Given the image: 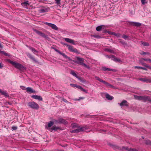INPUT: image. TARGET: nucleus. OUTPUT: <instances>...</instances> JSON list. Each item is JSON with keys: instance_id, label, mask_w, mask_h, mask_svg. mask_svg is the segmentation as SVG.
<instances>
[{"instance_id": "1", "label": "nucleus", "mask_w": 151, "mask_h": 151, "mask_svg": "<svg viewBox=\"0 0 151 151\" xmlns=\"http://www.w3.org/2000/svg\"><path fill=\"white\" fill-rule=\"evenodd\" d=\"M7 61L12 65L14 66L15 68L20 70H23L25 69V68L21 64L17 63L15 62H13L10 60H8Z\"/></svg>"}, {"instance_id": "2", "label": "nucleus", "mask_w": 151, "mask_h": 151, "mask_svg": "<svg viewBox=\"0 0 151 151\" xmlns=\"http://www.w3.org/2000/svg\"><path fill=\"white\" fill-rule=\"evenodd\" d=\"M85 131L88 132L87 128L85 127H78V128L71 131L72 133H78L81 131Z\"/></svg>"}, {"instance_id": "3", "label": "nucleus", "mask_w": 151, "mask_h": 151, "mask_svg": "<svg viewBox=\"0 0 151 151\" xmlns=\"http://www.w3.org/2000/svg\"><path fill=\"white\" fill-rule=\"evenodd\" d=\"M28 105L29 106L33 109H37L39 108L38 105L34 101L29 102Z\"/></svg>"}, {"instance_id": "4", "label": "nucleus", "mask_w": 151, "mask_h": 151, "mask_svg": "<svg viewBox=\"0 0 151 151\" xmlns=\"http://www.w3.org/2000/svg\"><path fill=\"white\" fill-rule=\"evenodd\" d=\"M137 97L138 99L139 100L151 101V98L147 96H139Z\"/></svg>"}, {"instance_id": "5", "label": "nucleus", "mask_w": 151, "mask_h": 151, "mask_svg": "<svg viewBox=\"0 0 151 151\" xmlns=\"http://www.w3.org/2000/svg\"><path fill=\"white\" fill-rule=\"evenodd\" d=\"M45 24L51 27L52 29L55 30H58V27L56 26V25L53 24H52L48 22H46Z\"/></svg>"}, {"instance_id": "6", "label": "nucleus", "mask_w": 151, "mask_h": 151, "mask_svg": "<svg viewBox=\"0 0 151 151\" xmlns=\"http://www.w3.org/2000/svg\"><path fill=\"white\" fill-rule=\"evenodd\" d=\"M70 85L73 87H76L77 88H78L80 89H81V91H83L85 92L86 93H87V92L86 90L84 89L81 86H78L76 84H70Z\"/></svg>"}, {"instance_id": "7", "label": "nucleus", "mask_w": 151, "mask_h": 151, "mask_svg": "<svg viewBox=\"0 0 151 151\" xmlns=\"http://www.w3.org/2000/svg\"><path fill=\"white\" fill-rule=\"evenodd\" d=\"M138 80L142 82H146L147 83H151V78H139Z\"/></svg>"}, {"instance_id": "8", "label": "nucleus", "mask_w": 151, "mask_h": 151, "mask_svg": "<svg viewBox=\"0 0 151 151\" xmlns=\"http://www.w3.org/2000/svg\"><path fill=\"white\" fill-rule=\"evenodd\" d=\"M76 59L77 60L76 63L80 65H82L84 62V59L82 58L77 57Z\"/></svg>"}, {"instance_id": "9", "label": "nucleus", "mask_w": 151, "mask_h": 151, "mask_svg": "<svg viewBox=\"0 0 151 151\" xmlns=\"http://www.w3.org/2000/svg\"><path fill=\"white\" fill-rule=\"evenodd\" d=\"M57 123H63L65 124H67V122L65 119L62 118L59 119L57 121H56Z\"/></svg>"}, {"instance_id": "10", "label": "nucleus", "mask_w": 151, "mask_h": 151, "mask_svg": "<svg viewBox=\"0 0 151 151\" xmlns=\"http://www.w3.org/2000/svg\"><path fill=\"white\" fill-rule=\"evenodd\" d=\"M67 45L68 47V49L70 51L75 52H78L76 48H73V47Z\"/></svg>"}, {"instance_id": "11", "label": "nucleus", "mask_w": 151, "mask_h": 151, "mask_svg": "<svg viewBox=\"0 0 151 151\" xmlns=\"http://www.w3.org/2000/svg\"><path fill=\"white\" fill-rule=\"evenodd\" d=\"M32 98L33 99H37L39 101H42V97L40 96H38L37 95H32L31 96Z\"/></svg>"}, {"instance_id": "12", "label": "nucleus", "mask_w": 151, "mask_h": 151, "mask_svg": "<svg viewBox=\"0 0 151 151\" xmlns=\"http://www.w3.org/2000/svg\"><path fill=\"white\" fill-rule=\"evenodd\" d=\"M64 40L66 42H68L72 44L73 45L75 44L74 41L71 39L68 38H65Z\"/></svg>"}, {"instance_id": "13", "label": "nucleus", "mask_w": 151, "mask_h": 151, "mask_svg": "<svg viewBox=\"0 0 151 151\" xmlns=\"http://www.w3.org/2000/svg\"><path fill=\"white\" fill-rule=\"evenodd\" d=\"M102 83L107 86H108L109 87L111 88H114V86L110 84L108 82H106L105 81H103Z\"/></svg>"}, {"instance_id": "14", "label": "nucleus", "mask_w": 151, "mask_h": 151, "mask_svg": "<svg viewBox=\"0 0 151 151\" xmlns=\"http://www.w3.org/2000/svg\"><path fill=\"white\" fill-rule=\"evenodd\" d=\"M102 83L107 86H108L109 87L111 88H114V86L110 84L108 82H106L105 81H103Z\"/></svg>"}, {"instance_id": "15", "label": "nucleus", "mask_w": 151, "mask_h": 151, "mask_svg": "<svg viewBox=\"0 0 151 151\" xmlns=\"http://www.w3.org/2000/svg\"><path fill=\"white\" fill-rule=\"evenodd\" d=\"M22 5L25 8H26L27 6L29 5V3L28 1H26L24 2L21 3Z\"/></svg>"}, {"instance_id": "16", "label": "nucleus", "mask_w": 151, "mask_h": 151, "mask_svg": "<svg viewBox=\"0 0 151 151\" xmlns=\"http://www.w3.org/2000/svg\"><path fill=\"white\" fill-rule=\"evenodd\" d=\"M120 105L121 106H128V105L127 101L126 100L123 101L120 104Z\"/></svg>"}, {"instance_id": "17", "label": "nucleus", "mask_w": 151, "mask_h": 151, "mask_svg": "<svg viewBox=\"0 0 151 151\" xmlns=\"http://www.w3.org/2000/svg\"><path fill=\"white\" fill-rule=\"evenodd\" d=\"M34 30L35 31L37 34L40 35L41 36H42L43 37H46V36L45 35L40 31H39L38 30H36V29H34Z\"/></svg>"}, {"instance_id": "18", "label": "nucleus", "mask_w": 151, "mask_h": 151, "mask_svg": "<svg viewBox=\"0 0 151 151\" xmlns=\"http://www.w3.org/2000/svg\"><path fill=\"white\" fill-rule=\"evenodd\" d=\"M50 8H47L43 9L40 10L39 11L41 13H42L45 12H48L50 10Z\"/></svg>"}, {"instance_id": "19", "label": "nucleus", "mask_w": 151, "mask_h": 151, "mask_svg": "<svg viewBox=\"0 0 151 151\" xmlns=\"http://www.w3.org/2000/svg\"><path fill=\"white\" fill-rule=\"evenodd\" d=\"M27 91V92H30L31 93H35V91L33 90L31 88L27 87L26 88Z\"/></svg>"}, {"instance_id": "20", "label": "nucleus", "mask_w": 151, "mask_h": 151, "mask_svg": "<svg viewBox=\"0 0 151 151\" xmlns=\"http://www.w3.org/2000/svg\"><path fill=\"white\" fill-rule=\"evenodd\" d=\"M0 93L5 97L9 96V95L5 91H2L1 89H0Z\"/></svg>"}, {"instance_id": "21", "label": "nucleus", "mask_w": 151, "mask_h": 151, "mask_svg": "<svg viewBox=\"0 0 151 151\" xmlns=\"http://www.w3.org/2000/svg\"><path fill=\"white\" fill-rule=\"evenodd\" d=\"M70 73L73 76L76 77V78H77L78 79H80V78L79 77L77 76L75 72H74V71H73V70L71 71Z\"/></svg>"}, {"instance_id": "22", "label": "nucleus", "mask_w": 151, "mask_h": 151, "mask_svg": "<svg viewBox=\"0 0 151 151\" xmlns=\"http://www.w3.org/2000/svg\"><path fill=\"white\" fill-rule=\"evenodd\" d=\"M132 24L133 25H134L137 27L140 26L141 25V23L137 22H133Z\"/></svg>"}, {"instance_id": "23", "label": "nucleus", "mask_w": 151, "mask_h": 151, "mask_svg": "<svg viewBox=\"0 0 151 151\" xmlns=\"http://www.w3.org/2000/svg\"><path fill=\"white\" fill-rule=\"evenodd\" d=\"M106 98L109 100H111L113 99V97L108 94L106 95Z\"/></svg>"}, {"instance_id": "24", "label": "nucleus", "mask_w": 151, "mask_h": 151, "mask_svg": "<svg viewBox=\"0 0 151 151\" xmlns=\"http://www.w3.org/2000/svg\"><path fill=\"white\" fill-rule=\"evenodd\" d=\"M104 26L103 25L97 27L96 28V30L98 31H99L103 28Z\"/></svg>"}, {"instance_id": "25", "label": "nucleus", "mask_w": 151, "mask_h": 151, "mask_svg": "<svg viewBox=\"0 0 151 151\" xmlns=\"http://www.w3.org/2000/svg\"><path fill=\"white\" fill-rule=\"evenodd\" d=\"M109 34H110L115 35L118 37H119L120 36V34H116L114 32H109Z\"/></svg>"}, {"instance_id": "26", "label": "nucleus", "mask_w": 151, "mask_h": 151, "mask_svg": "<svg viewBox=\"0 0 151 151\" xmlns=\"http://www.w3.org/2000/svg\"><path fill=\"white\" fill-rule=\"evenodd\" d=\"M53 124V122H50L48 124V127H46L47 129H48V128L51 127Z\"/></svg>"}, {"instance_id": "27", "label": "nucleus", "mask_w": 151, "mask_h": 151, "mask_svg": "<svg viewBox=\"0 0 151 151\" xmlns=\"http://www.w3.org/2000/svg\"><path fill=\"white\" fill-rule=\"evenodd\" d=\"M59 54H60L61 55H62L65 58H68V59H70V58L68 57L66 55H65L64 53H62L61 52H59Z\"/></svg>"}, {"instance_id": "28", "label": "nucleus", "mask_w": 151, "mask_h": 151, "mask_svg": "<svg viewBox=\"0 0 151 151\" xmlns=\"http://www.w3.org/2000/svg\"><path fill=\"white\" fill-rule=\"evenodd\" d=\"M29 49L30 50L32 51L34 53L37 52V51L34 48L32 47H29Z\"/></svg>"}, {"instance_id": "29", "label": "nucleus", "mask_w": 151, "mask_h": 151, "mask_svg": "<svg viewBox=\"0 0 151 151\" xmlns=\"http://www.w3.org/2000/svg\"><path fill=\"white\" fill-rule=\"evenodd\" d=\"M134 68H135L141 69L146 70H147V69L145 68L139 66H135L134 67Z\"/></svg>"}, {"instance_id": "30", "label": "nucleus", "mask_w": 151, "mask_h": 151, "mask_svg": "<svg viewBox=\"0 0 151 151\" xmlns=\"http://www.w3.org/2000/svg\"><path fill=\"white\" fill-rule=\"evenodd\" d=\"M28 56L30 58L32 59L34 61H35V59L29 53H28L27 54Z\"/></svg>"}, {"instance_id": "31", "label": "nucleus", "mask_w": 151, "mask_h": 151, "mask_svg": "<svg viewBox=\"0 0 151 151\" xmlns=\"http://www.w3.org/2000/svg\"><path fill=\"white\" fill-rule=\"evenodd\" d=\"M141 43L142 45L144 46H148L149 45V44L147 42H141Z\"/></svg>"}, {"instance_id": "32", "label": "nucleus", "mask_w": 151, "mask_h": 151, "mask_svg": "<svg viewBox=\"0 0 151 151\" xmlns=\"http://www.w3.org/2000/svg\"><path fill=\"white\" fill-rule=\"evenodd\" d=\"M95 79L101 82L102 83L103 81V80H102L101 79H100V78H99V77H97L96 76H95Z\"/></svg>"}, {"instance_id": "33", "label": "nucleus", "mask_w": 151, "mask_h": 151, "mask_svg": "<svg viewBox=\"0 0 151 151\" xmlns=\"http://www.w3.org/2000/svg\"><path fill=\"white\" fill-rule=\"evenodd\" d=\"M126 149L127 150L130 151H138L137 149H129L128 148H126Z\"/></svg>"}, {"instance_id": "34", "label": "nucleus", "mask_w": 151, "mask_h": 151, "mask_svg": "<svg viewBox=\"0 0 151 151\" xmlns=\"http://www.w3.org/2000/svg\"><path fill=\"white\" fill-rule=\"evenodd\" d=\"M141 60H144L145 61H148L151 63V60L150 59L142 58Z\"/></svg>"}, {"instance_id": "35", "label": "nucleus", "mask_w": 151, "mask_h": 151, "mask_svg": "<svg viewBox=\"0 0 151 151\" xmlns=\"http://www.w3.org/2000/svg\"><path fill=\"white\" fill-rule=\"evenodd\" d=\"M82 65H83L84 67H85L88 69H90V68L89 67V66H88V65H87L86 64L84 63Z\"/></svg>"}, {"instance_id": "36", "label": "nucleus", "mask_w": 151, "mask_h": 151, "mask_svg": "<svg viewBox=\"0 0 151 151\" xmlns=\"http://www.w3.org/2000/svg\"><path fill=\"white\" fill-rule=\"evenodd\" d=\"M141 1L142 4L143 5H144L147 3V1L146 0H141Z\"/></svg>"}, {"instance_id": "37", "label": "nucleus", "mask_w": 151, "mask_h": 151, "mask_svg": "<svg viewBox=\"0 0 151 151\" xmlns=\"http://www.w3.org/2000/svg\"><path fill=\"white\" fill-rule=\"evenodd\" d=\"M52 130H56L59 129V127L54 126L52 127Z\"/></svg>"}, {"instance_id": "38", "label": "nucleus", "mask_w": 151, "mask_h": 151, "mask_svg": "<svg viewBox=\"0 0 151 151\" xmlns=\"http://www.w3.org/2000/svg\"><path fill=\"white\" fill-rule=\"evenodd\" d=\"M140 54L142 55L145 54L149 55V53L147 52H142L140 53Z\"/></svg>"}, {"instance_id": "39", "label": "nucleus", "mask_w": 151, "mask_h": 151, "mask_svg": "<svg viewBox=\"0 0 151 151\" xmlns=\"http://www.w3.org/2000/svg\"><path fill=\"white\" fill-rule=\"evenodd\" d=\"M12 129L13 130H16L17 129V127L16 126H13L12 127Z\"/></svg>"}, {"instance_id": "40", "label": "nucleus", "mask_w": 151, "mask_h": 151, "mask_svg": "<svg viewBox=\"0 0 151 151\" xmlns=\"http://www.w3.org/2000/svg\"><path fill=\"white\" fill-rule=\"evenodd\" d=\"M56 1V3L57 4H60V0H55Z\"/></svg>"}, {"instance_id": "41", "label": "nucleus", "mask_w": 151, "mask_h": 151, "mask_svg": "<svg viewBox=\"0 0 151 151\" xmlns=\"http://www.w3.org/2000/svg\"><path fill=\"white\" fill-rule=\"evenodd\" d=\"M122 38H124L125 39H127L128 38V36L126 35H124L122 36Z\"/></svg>"}, {"instance_id": "42", "label": "nucleus", "mask_w": 151, "mask_h": 151, "mask_svg": "<svg viewBox=\"0 0 151 151\" xmlns=\"http://www.w3.org/2000/svg\"><path fill=\"white\" fill-rule=\"evenodd\" d=\"M84 97H80L79 98V99H75V100H77V101H79L81 99H84Z\"/></svg>"}, {"instance_id": "43", "label": "nucleus", "mask_w": 151, "mask_h": 151, "mask_svg": "<svg viewBox=\"0 0 151 151\" xmlns=\"http://www.w3.org/2000/svg\"><path fill=\"white\" fill-rule=\"evenodd\" d=\"M106 50L107 51L111 53H112L113 52V51L110 49H107Z\"/></svg>"}, {"instance_id": "44", "label": "nucleus", "mask_w": 151, "mask_h": 151, "mask_svg": "<svg viewBox=\"0 0 151 151\" xmlns=\"http://www.w3.org/2000/svg\"><path fill=\"white\" fill-rule=\"evenodd\" d=\"M102 69L104 71H106L108 70V68H106L105 67H104L102 68Z\"/></svg>"}, {"instance_id": "45", "label": "nucleus", "mask_w": 151, "mask_h": 151, "mask_svg": "<svg viewBox=\"0 0 151 151\" xmlns=\"http://www.w3.org/2000/svg\"><path fill=\"white\" fill-rule=\"evenodd\" d=\"M146 143L147 144L151 145V142L149 140H148L146 142Z\"/></svg>"}, {"instance_id": "46", "label": "nucleus", "mask_w": 151, "mask_h": 151, "mask_svg": "<svg viewBox=\"0 0 151 151\" xmlns=\"http://www.w3.org/2000/svg\"><path fill=\"white\" fill-rule=\"evenodd\" d=\"M3 54L5 55L6 56H9V54L6 53L5 52H4V53H3Z\"/></svg>"}, {"instance_id": "47", "label": "nucleus", "mask_w": 151, "mask_h": 151, "mask_svg": "<svg viewBox=\"0 0 151 151\" xmlns=\"http://www.w3.org/2000/svg\"><path fill=\"white\" fill-rule=\"evenodd\" d=\"M144 66H145L146 67H147V68H149L151 69V67L150 66H149V65H144Z\"/></svg>"}, {"instance_id": "48", "label": "nucleus", "mask_w": 151, "mask_h": 151, "mask_svg": "<svg viewBox=\"0 0 151 151\" xmlns=\"http://www.w3.org/2000/svg\"><path fill=\"white\" fill-rule=\"evenodd\" d=\"M114 70L113 69L108 68L107 70H108L109 71H113Z\"/></svg>"}, {"instance_id": "49", "label": "nucleus", "mask_w": 151, "mask_h": 151, "mask_svg": "<svg viewBox=\"0 0 151 151\" xmlns=\"http://www.w3.org/2000/svg\"><path fill=\"white\" fill-rule=\"evenodd\" d=\"M130 13L132 15H133L134 14V11L131 12Z\"/></svg>"}, {"instance_id": "50", "label": "nucleus", "mask_w": 151, "mask_h": 151, "mask_svg": "<svg viewBox=\"0 0 151 151\" xmlns=\"http://www.w3.org/2000/svg\"><path fill=\"white\" fill-rule=\"evenodd\" d=\"M63 101H64V102H66V103H67V102H68V101H67L66 99H63Z\"/></svg>"}, {"instance_id": "51", "label": "nucleus", "mask_w": 151, "mask_h": 151, "mask_svg": "<svg viewBox=\"0 0 151 151\" xmlns=\"http://www.w3.org/2000/svg\"><path fill=\"white\" fill-rule=\"evenodd\" d=\"M55 50L56 52H58V53H59V52H60V51H59V50H57V49H55Z\"/></svg>"}, {"instance_id": "52", "label": "nucleus", "mask_w": 151, "mask_h": 151, "mask_svg": "<svg viewBox=\"0 0 151 151\" xmlns=\"http://www.w3.org/2000/svg\"><path fill=\"white\" fill-rule=\"evenodd\" d=\"M0 48H1V49L3 48V46L0 43Z\"/></svg>"}, {"instance_id": "53", "label": "nucleus", "mask_w": 151, "mask_h": 151, "mask_svg": "<svg viewBox=\"0 0 151 151\" xmlns=\"http://www.w3.org/2000/svg\"><path fill=\"white\" fill-rule=\"evenodd\" d=\"M142 65L144 66V65H147L146 64L144 63H142Z\"/></svg>"}, {"instance_id": "54", "label": "nucleus", "mask_w": 151, "mask_h": 151, "mask_svg": "<svg viewBox=\"0 0 151 151\" xmlns=\"http://www.w3.org/2000/svg\"><path fill=\"white\" fill-rule=\"evenodd\" d=\"M2 67V66H1V64L0 63V68H1Z\"/></svg>"}, {"instance_id": "55", "label": "nucleus", "mask_w": 151, "mask_h": 151, "mask_svg": "<svg viewBox=\"0 0 151 151\" xmlns=\"http://www.w3.org/2000/svg\"><path fill=\"white\" fill-rule=\"evenodd\" d=\"M112 57L113 58H114V56H112Z\"/></svg>"}]
</instances>
